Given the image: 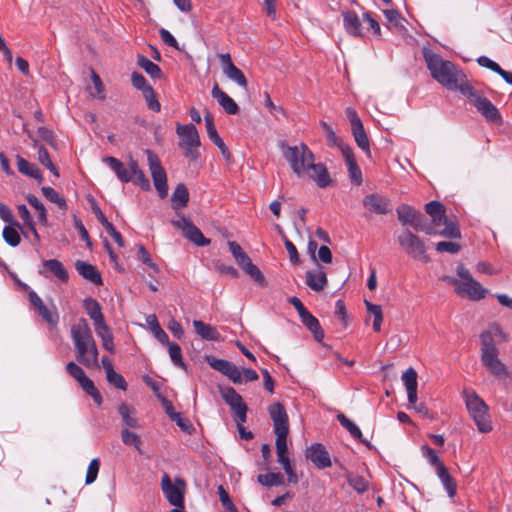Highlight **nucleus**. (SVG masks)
<instances>
[{
  "instance_id": "1",
  "label": "nucleus",
  "mask_w": 512,
  "mask_h": 512,
  "mask_svg": "<svg viewBox=\"0 0 512 512\" xmlns=\"http://www.w3.org/2000/svg\"><path fill=\"white\" fill-rule=\"evenodd\" d=\"M281 151L292 172L299 179L312 181L319 188L330 185L331 177L327 167L322 162L316 161L314 153L306 144L282 145Z\"/></svg>"
},
{
  "instance_id": "2",
  "label": "nucleus",
  "mask_w": 512,
  "mask_h": 512,
  "mask_svg": "<svg viewBox=\"0 0 512 512\" xmlns=\"http://www.w3.org/2000/svg\"><path fill=\"white\" fill-rule=\"evenodd\" d=\"M281 151L292 172L299 179L312 181L319 188L330 185L331 177L327 167L322 162L316 161L314 153L306 144L282 145Z\"/></svg>"
},
{
  "instance_id": "3",
  "label": "nucleus",
  "mask_w": 512,
  "mask_h": 512,
  "mask_svg": "<svg viewBox=\"0 0 512 512\" xmlns=\"http://www.w3.org/2000/svg\"><path fill=\"white\" fill-rule=\"evenodd\" d=\"M423 56L432 78L447 89L462 93L463 88L470 84L464 73L452 62L427 48L423 49Z\"/></svg>"
},
{
  "instance_id": "4",
  "label": "nucleus",
  "mask_w": 512,
  "mask_h": 512,
  "mask_svg": "<svg viewBox=\"0 0 512 512\" xmlns=\"http://www.w3.org/2000/svg\"><path fill=\"white\" fill-rule=\"evenodd\" d=\"M71 338L77 361L88 369L99 368V350L85 319H80L72 325Z\"/></svg>"
},
{
  "instance_id": "5",
  "label": "nucleus",
  "mask_w": 512,
  "mask_h": 512,
  "mask_svg": "<svg viewBox=\"0 0 512 512\" xmlns=\"http://www.w3.org/2000/svg\"><path fill=\"white\" fill-rule=\"evenodd\" d=\"M456 273L458 278L446 276L443 280L453 285L458 295L471 300H480L486 296L487 290L472 277L471 273L464 265H458Z\"/></svg>"
},
{
  "instance_id": "6",
  "label": "nucleus",
  "mask_w": 512,
  "mask_h": 512,
  "mask_svg": "<svg viewBox=\"0 0 512 512\" xmlns=\"http://www.w3.org/2000/svg\"><path fill=\"white\" fill-rule=\"evenodd\" d=\"M467 411L473 419L478 431L487 433L492 430L491 416L489 414V407L485 401L471 389H464L462 391Z\"/></svg>"
},
{
  "instance_id": "7",
  "label": "nucleus",
  "mask_w": 512,
  "mask_h": 512,
  "mask_svg": "<svg viewBox=\"0 0 512 512\" xmlns=\"http://www.w3.org/2000/svg\"><path fill=\"white\" fill-rule=\"evenodd\" d=\"M268 411L273 421L276 448H288L289 423L284 406L279 402H275L269 406Z\"/></svg>"
},
{
  "instance_id": "8",
  "label": "nucleus",
  "mask_w": 512,
  "mask_h": 512,
  "mask_svg": "<svg viewBox=\"0 0 512 512\" xmlns=\"http://www.w3.org/2000/svg\"><path fill=\"white\" fill-rule=\"evenodd\" d=\"M176 132L180 137L179 146L183 150L184 155L190 159H196L198 157L197 149L200 146L196 127L192 124H178Z\"/></svg>"
},
{
  "instance_id": "9",
  "label": "nucleus",
  "mask_w": 512,
  "mask_h": 512,
  "mask_svg": "<svg viewBox=\"0 0 512 512\" xmlns=\"http://www.w3.org/2000/svg\"><path fill=\"white\" fill-rule=\"evenodd\" d=\"M462 94L468 97L470 102L487 120L492 122L500 121L501 118L498 109L492 104L490 100L475 91L470 84L463 88Z\"/></svg>"
},
{
  "instance_id": "10",
  "label": "nucleus",
  "mask_w": 512,
  "mask_h": 512,
  "mask_svg": "<svg viewBox=\"0 0 512 512\" xmlns=\"http://www.w3.org/2000/svg\"><path fill=\"white\" fill-rule=\"evenodd\" d=\"M185 487L186 484L181 478H176L173 483L168 474H164L162 476V491L168 502L175 507L184 508Z\"/></svg>"
},
{
  "instance_id": "11",
  "label": "nucleus",
  "mask_w": 512,
  "mask_h": 512,
  "mask_svg": "<svg viewBox=\"0 0 512 512\" xmlns=\"http://www.w3.org/2000/svg\"><path fill=\"white\" fill-rule=\"evenodd\" d=\"M228 246L238 266L256 282L263 285L265 283L264 276L258 267L251 262L249 256L242 250L240 245L234 241H229Z\"/></svg>"
},
{
  "instance_id": "12",
  "label": "nucleus",
  "mask_w": 512,
  "mask_h": 512,
  "mask_svg": "<svg viewBox=\"0 0 512 512\" xmlns=\"http://www.w3.org/2000/svg\"><path fill=\"white\" fill-rule=\"evenodd\" d=\"M147 161L155 189L160 197L164 198L168 193L167 175L158 156L150 150H146Z\"/></svg>"
},
{
  "instance_id": "13",
  "label": "nucleus",
  "mask_w": 512,
  "mask_h": 512,
  "mask_svg": "<svg viewBox=\"0 0 512 512\" xmlns=\"http://www.w3.org/2000/svg\"><path fill=\"white\" fill-rule=\"evenodd\" d=\"M482 346V363L496 377H503L508 374L506 366L498 358V349L493 343L487 342L484 337Z\"/></svg>"
},
{
  "instance_id": "14",
  "label": "nucleus",
  "mask_w": 512,
  "mask_h": 512,
  "mask_svg": "<svg viewBox=\"0 0 512 512\" xmlns=\"http://www.w3.org/2000/svg\"><path fill=\"white\" fill-rule=\"evenodd\" d=\"M432 224L430 226H424V232L427 234H438L447 238H459L460 231L455 223L450 221L446 215L445 211L441 212V215L433 216Z\"/></svg>"
},
{
  "instance_id": "15",
  "label": "nucleus",
  "mask_w": 512,
  "mask_h": 512,
  "mask_svg": "<svg viewBox=\"0 0 512 512\" xmlns=\"http://www.w3.org/2000/svg\"><path fill=\"white\" fill-rule=\"evenodd\" d=\"M398 242L404 251L417 260H427L424 242L409 230L403 231L398 236Z\"/></svg>"
},
{
  "instance_id": "16",
  "label": "nucleus",
  "mask_w": 512,
  "mask_h": 512,
  "mask_svg": "<svg viewBox=\"0 0 512 512\" xmlns=\"http://www.w3.org/2000/svg\"><path fill=\"white\" fill-rule=\"evenodd\" d=\"M219 393L234 412L240 423L246 421L247 405L242 396L232 387H219Z\"/></svg>"
},
{
  "instance_id": "17",
  "label": "nucleus",
  "mask_w": 512,
  "mask_h": 512,
  "mask_svg": "<svg viewBox=\"0 0 512 512\" xmlns=\"http://www.w3.org/2000/svg\"><path fill=\"white\" fill-rule=\"evenodd\" d=\"M171 223L195 245L206 246L210 243V240L205 238L202 232L185 216L178 214V219L172 220Z\"/></svg>"
},
{
  "instance_id": "18",
  "label": "nucleus",
  "mask_w": 512,
  "mask_h": 512,
  "mask_svg": "<svg viewBox=\"0 0 512 512\" xmlns=\"http://www.w3.org/2000/svg\"><path fill=\"white\" fill-rule=\"evenodd\" d=\"M206 361L213 369L228 377L234 384L243 383L242 373L233 363L213 356H207Z\"/></svg>"
},
{
  "instance_id": "19",
  "label": "nucleus",
  "mask_w": 512,
  "mask_h": 512,
  "mask_svg": "<svg viewBox=\"0 0 512 512\" xmlns=\"http://www.w3.org/2000/svg\"><path fill=\"white\" fill-rule=\"evenodd\" d=\"M219 61L221 63V68L224 75L231 81L235 82L240 87L246 89L248 82L243 74V72L238 69L232 62L231 56L229 53H224L218 55Z\"/></svg>"
},
{
  "instance_id": "20",
  "label": "nucleus",
  "mask_w": 512,
  "mask_h": 512,
  "mask_svg": "<svg viewBox=\"0 0 512 512\" xmlns=\"http://www.w3.org/2000/svg\"><path fill=\"white\" fill-rule=\"evenodd\" d=\"M363 206L375 214H386L390 211L389 200L376 193L366 195L363 199Z\"/></svg>"
},
{
  "instance_id": "21",
  "label": "nucleus",
  "mask_w": 512,
  "mask_h": 512,
  "mask_svg": "<svg viewBox=\"0 0 512 512\" xmlns=\"http://www.w3.org/2000/svg\"><path fill=\"white\" fill-rule=\"evenodd\" d=\"M341 152L345 159L351 182L356 185H361L362 172L356 163L352 148L350 146H341Z\"/></svg>"
},
{
  "instance_id": "22",
  "label": "nucleus",
  "mask_w": 512,
  "mask_h": 512,
  "mask_svg": "<svg viewBox=\"0 0 512 512\" xmlns=\"http://www.w3.org/2000/svg\"><path fill=\"white\" fill-rule=\"evenodd\" d=\"M39 273L44 277L54 275L62 282H66L68 280L67 270L64 268L63 264L56 259L43 261L42 266L39 269Z\"/></svg>"
},
{
  "instance_id": "23",
  "label": "nucleus",
  "mask_w": 512,
  "mask_h": 512,
  "mask_svg": "<svg viewBox=\"0 0 512 512\" xmlns=\"http://www.w3.org/2000/svg\"><path fill=\"white\" fill-rule=\"evenodd\" d=\"M211 95L227 114L234 115L238 112L237 103L218 84H214Z\"/></svg>"
},
{
  "instance_id": "24",
  "label": "nucleus",
  "mask_w": 512,
  "mask_h": 512,
  "mask_svg": "<svg viewBox=\"0 0 512 512\" xmlns=\"http://www.w3.org/2000/svg\"><path fill=\"white\" fill-rule=\"evenodd\" d=\"M417 378V372L412 367L406 369L401 376V380L407 391L409 404H414L417 401Z\"/></svg>"
},
{
  "instance_id": "25",
  "label": "nucleus",
  "mask_w": 512,
  "mask_h": 512,
  "mask_svg": "<svg viewBox=\"0 0 512 512\" xmlns=\"http://www.w3.org/2000/svg\"><path fill=\"white\" fill-rule=\"evenodd\" d=\"M305 278L307 286L316 292L324 290L328 283L327 275L321 268L308 270Z\"/></svg>"
},
{
  "instance_id": "26",
  "label": "nucleus",
  "mask_w": 512,
  "mask_h": 512,
  "mask_svg": "<svg viewBox=\"0 0 512 512\" xmlns=\"http://www.w3.org/2000/svg\"><path fill=\"white\" fill-rule=\"evenodd\" d=\"M418 212L412 208L411 206L407 204H401L397 208V215L398 219L403 224H410L412 225L416 230H424V226L420 224V222L417 220Z\"/></svg>"
},
{
  "instance_id": "27",
  "label": "nucleus",
  "mask_w": 512,
  "mask_h": 512,
  "mask_svg": "<svg viewBox=\"0 0 512 512\" xmlns=\"http://www.w3.org/2000/svg\"><path fill=\"white\" fill-rule=\"evenodd\" d=\"M277 461L285 471L288 482L296 484L299 479L291 462L289 450H277Z\"/></svg>"
},
{
  "instance_id": "28",
  "label": "nucleus",
  "mask_w": 512,
  "mask_h": 512,
  "mask_svg": "<svg viewBox=\"0 0 512 512\" xmlns=\"http://www.w3.org/2000/svg\"><path fill=\"white\" fill-rule=\"evenodd\" d=\"M277 461L285 471L288 482L296 484L299 479L291 462L289 450H277Z\"/></svg>"
},
{
  "instance_id": "29",
  "label": "nucleus",
  "mask_w": 512,
  "mask_h": 512,
  "mask_svg": "<svg viewBox=\"0 0 512 512\" xmlns=\"http://www.w3.org/2000/svg\"><path fill=\"white\" fill-rule=\"evenodd\" d=\"M127 170L133 178L131 182L139 185L143 190L150 189V182L144 172L140 169L139 164L135 159H129Z\"/></svg>"
},
{
  "instance_id": "30",
  "label": "nucleus",
  "mask_w": 512,
  "mask_h": 512,
  "mask_svg": "<svg viewBox=\"0 0 512 512\" xmlns=\"http://www.w3.org/2000/svg\"><path fill=\"white\" fill-rule=\"evenodd\" d=\"M75 268L83 278L93 282L94 284H101V275L93 265L85 261L78 260L75 262Z\"/></svg>"
},
{
  "instance_id": "31",
  "label": "nucleus",
  "mask_w": 512,
  "mask_h": 512,
  "mask_svg": "<svg viewBox=\"0 0 512 512\" xmlns=\"http://www.w3.org/2000/svg\"><path fill=\"white\" fill-rule=\"evenodd\" d=\"M193 327L196 334L199 335L204 340L218 341L220 339V334L218 333L216 328L204 323L203 321H193Z\"/></svg>"
},
{
  "instance_id": "32",
  "label": "nucleus",
  "mask_w": 512,
  "mask_h": 512,
  "mask_svg": "<svg viewBox=\"0 0 512 512\" xmlns=\"http://www.w3.org/2000/svg\"><path fill=\"white\" fill-rule=\"evenodd\" d=\"M302 323L313 333L317 341H321L324 333L320 327L319 321L308 311L305 310L299 315Z\"/></svg>"
},
{
  "instance_id": "33",
  "label": "nucleus",
  "mask_w": 512,
  "mask_h": 512,
  "mask_svg": "<svg viewBox=\"0 0 512 512\" xmlns=\"http://www.w3.org/2000/svg\"><path fill=\"white\" fill-rule=\"evenodd\" d=\"M104 162L114 171L117 178L122 182H130L133 180L127 168L124 167L123 163L114 157H106Z\"/></svg>"
},
{
  "instance_id": "34",
  "label": "nucleus",
  "mask_w": 512,
  "mask_h": 512,
  "mask_svg": "<svg viewBox=\"0 0 512 512\" xmlns=\"http://www.w3.org/2000/svg\"><path fill=\"white\" fill-rule=\"evenodd\" d=\"M306 458L311 460L319 469L331 466V459L327 450H307Z\"/></svg>"
},
{
  "instance_id": "35",
  "label": "nucleus",
  "mask_w": 512,
  "mask_h": 512,
  "mask_svg": "<svg viewBox=\"0 0 512 512\" xmlns=\"http://www.w3.org/2000/svg\"><path fill=\"white\" fill-rule=\"evenodd\" d=\"M189 201L188 189L184 184H178L172 194L171 202L174 210L178 211L187 205Z\"/></svg>"
},
{
  "instance_id": "36",
  "label": "nucleus",
  "mask_w": 512,
  "mask_h": 512,
  "mask_svg": "<svg viewBox=\"0 0 512 512\" xmlns=\"http://www.w3.org/2000/svg\"><path fill=\"white\" fill-rule=\"evenodd\" d=\"M84 306H85L86 313L93 321V325H96V324H99V323L105 321L104 315L101 311V307L96 300H94L92 298H87L84 301Z\"/></svg>"
},
{
  "instance_id": "37",
  "label": "nucleus",
  "mask_w": 512,
  "mask_h": 512,
  "mask_svg": "<svg viewBox=\"0 0 512 512\" xmlns=\"http://www.w3.org/2000/svg\"><path fill=\"white\" fill-rule=\"evenodd\" d=\"M344 27L352 36L361 35V23L359 17L353 12L343 13Z\"/></svg>"
},
{
  "instance_id": "38",
  "label": "nucleus",
  "mask_w": 512,
  "mask_h": 512,
  "mask_svg": "<svg viewBox=\"0 0 512 512\" xmlns=\"http://www.w3.org/2000/svg\"><path fill=\"white\" fill-rule=\"evenodd\" d=\"M17 166L20 173L39 181L42 180L40 170L34 164L29 163L20 156L17 157Z\"/></svg>"
},
{
  "instance_id": "39",
  "label": "nucleus",
  "mask_w": 512,
  "mask_h": 512,
  "mask_svg": "<svg viewBox=\"0 0 512 512\" xmlns=\"http://www.w3.org/2000/svg\"><path fill=\"white\" fill-rule=\"evenodd\" d=\"M146 323L149 326L154 337L161 343H168V336L165 331L159 325L157 317L154 314H150L146 317Z\"/></svg>"
},
{
  "instance_id": "40",
  "label": "nucleus",
  "mask_w": 512,
  "mask_h": 512,
  "mask_svg": "<svg viewBox=\"0 0 512 512\" xmlns=\"http://www.w3.org/2000/svg\"><path fill=\"white\" fill-rule=\"evenodd\" d=\"M387 20V26L391 29L403 30L405 19L394 9H385L383 11Z\"/></svg>"
},
{
  "instance_id": "41",
  "label": "nucleus",
  "mask_w": 512,
  "mask_h": 512,
  "mask_svg": "<svg viewBox=\"0 0 512 512\" xmlns=\"http://www.w3.org/2000/svg\"><path fill=\"white\" fill-rule=\"evenodd\" d=\"M137 64L151 77L160 78L161 70L159 66L153 63L147 57L139 55L137 59Z\"/></svg>"
},
{
  "instance_id": "42",
  "label": "nucleus",
  "mask_w": 512,
  "mask_h": 512,
  "mask_svg": "<svg viewBox=\"0 0 512 512\" xmlns=\"http://www.w3.org/2000/svg\"><path fill=\"white\" fill-rule=\"evenodd\" d=\"M258 482L264 486H280L284 482L283 475L279 472H271L267 474H260L257 478Z\"/></svg>"
},
{
  "instance_id": "43",
  "label": "nucleus",
  "mask_w": 512,
  "mask_h": 512,
  "mask_svg": "<svg viewBox=\"0 0 512 512\" xmlns=\"http://www.w3.org/2000/svg\"><path fill=\"white\" fill-rule=\"evenodd\" d=\"M78 383L81 386V388L93 398L94 402L97 405H101L102 397L91 379L85 376Z\"/></svg>"
},
{
  "instance_id": "44",
  "label": "nucleus",
  "mask_w": 512,
  "mask_h": 512,
  "mask_svg": "<svg viewBox=\"0 0 512 512\" xmlns=\"http://www.w3.org/2000/svg\"><path fill=\"white\" fill-rule=\"evenodd\" d=\"M440 479L441 483L445 487L447 494L450 498H453L456 495V484L450 474L448 473L446 468H441L439 474L437 475Z\"/></svg>"
},
{
  "instance_id": "45",
  "label": "nucleus",
  "mask_w": 512,
  "mask_h": 512,
  "mask_svg": "<svg viewBox=\"0 0 512 512\" xmlns=\"http://www.w3.org/2000/svg\"><path fill=\"white\" fill-rule=\"evenodd\" d=\"M486 336L487 342L493 343L494 339L498 341L506 340L505 334L502 332L501 328L497 324H493L489 326V328L481 334V342L482 346H484V337Z\"/></svg>"
},
{
  "instance_id": "46",
  "label": "nucleus",
  "mask_w": 512,
  "mask_h": 512,
  "mask_svg": "<svg viewBox=\"0 0 512 512\" xmlns=\"http://www.w3.org/2000/svg\"><path fill=\"white\" fill-rule=\"evenodd\" d=\"M118 411H119V414L121 415L124 423L127 426L135 427L137 425V420L134 417V413H135L134 407H132L126 403H122L119 406Z\"/></svg>"
},
{
  "instance_id": "47",
  "label": "nucleus",
  "mask_w": 512,
  "mask_h": 512,
  "mask_svg": "<svg viewBox=\"0 0 512 512\" xmlns=\"http://www.w3.org/2000/svg\"><path fill=\"white\" fill-rule=\"evenodd\" d=\"M352 133H353L355 142L358 145V147L360 149H362L364 152H366L367 154H369L370 153L369 140H368V137L364 130L363 125L360 126L359 128L357 127V128L352 129Z\"/></svg>"
},
{
  "instance_id": "48",
  "label": "nucleus",
  "mask_w": 512,
  "mask_h": 512,
  "mask_svg": "<svg viewBox=\"0 0 512 512\" xmlns=\"http://www.w3.org/2000/svg\"><path fill=\"white\" fill-rule=\"evenodd\" d=\"M346 478L350 486L358 493H364L369 488V483L360 475L348 473Z\"/></svg>"
},
{
  "instance_id": "49",
  "label": "nucleus",
  "mask_w": 512,
  "mask_h": 512,
  "mask_svg": "<svg viewBox=\"0 0 512 512\" xmlns=\"http://www.w3.org/2000/svg\"><path fill=\"white\" fill-rule=\"evenodd\" d=\"M365 306L367 311L371 313L374 317L373 329L376 332H379L381 330V324L383 322V314L381 307L379 305L372 304L368 301H365Z\"/></svg>"
},
{
  "instance_id": "50",
  "label": "nucleus",
  "mask_w": 512,
  "mask_h": 512,
  "mask_svg": "<svg viewBox=\"0 0 512 512\" xmlns=\"http://www.w3.org/2000/svg\"><path fill=\"white\" fill-rule=\"evenodd\" d=\"M42 193L49 201L57 204L60 209H67L66 201L53 188L42 187Z\"/></svg>"
},
{
  "instance_id": "51",
  "label": "nucleus",
  "mask_w": 512,
  "mask_h": 512,
  "mask_svg": "<svg viewBox=\"0 0 512 512\" xmlns=\"http://www.w3.org/2000/svg\"><path fill=\"white\" fill-rule=\"evenodd\" d=\"M28 203L37 211V217L43 224L47 223L46 209L43 204L34 195L29 194L27 197Z\"/></svg>"
},
{
  "instance_id": "52",
  "label": "nucleus",
  "mask_w": 512,
  "mask_h": 512,
  "mask_svg": "<svg viewBox=\"0 0 512 512\" xmlns=\"http://www.w3.org/2000/svg\"><path fill=\"white\" fill-rule=\"evenodd\" d=\"M320 125L326 134L329 145L337 146L340 150L341 146H348L336 136L333 128L329 124H327L326 122H321Z\"/></svg>"
},
{
  "instance_id": "53",
  "label": "nucleus",
  "mask_w": 512,
  "mask_h": 512,
  "mask_svg": "<svg viewBox=\"0 0 512 512\" xmlns=\"http://www.w3.org/2000/svg\"><path fill=\"white\" fill-rule=\"evenodd\" d=\"M3 238L11 246L15 247L20 243V235L13 226H6L3 229Z\"/></svg>"
},
{
  "instance_id": "54",
  "label": "nucleus",
  "mask_w": 512,
  "mask_h": 512,
  "mask_svg": "<svg viewBox=\"0 0 512 512\" xmlns=\"http://www.w3.org/2000/svg\"><path fill=\"white\" fill-rule=\"evenodd\" d=\"M143 93V96L146 100L147 106L154 112H159L161 109L160 103L157 100L156 94L152 87L146 88Z\"/></svg>"
},
{
  "instance_id": "55",
  "label": "nucleus",
  "mask_w": 512,
  "mask_h": 512,
  "mask_svg": "<svg viewBox=\"0 0 512 512\" xmlns=\"http://www.w3.org/2000/svg\"><path fill=\"white\" fill-rule=\"evenodd\" d=\"M99 467H100L99 459L98 458L92 459L88 465L87 472H86L85 483L87 485L92 484L97 479Z\"/></svg>"
},
{
  "instance_id": "56",
  "label": "nucleus",
  "mask_w": 512,
  "mask_h": 512,
  "mask_svg": "<svg viewBox=\"0 0 512 512\" xmlns=\"http://www.w3.org/2000/svg\"><path fill=\"white\" fill-rule=\"evenodd\" d=\"M337 418H338L339 422L341 423V425L343 427H345L353 437H355V438L361 437V431H360L359 427L354 422H352L350 419H348L343 414H339L337 416Z\"/></svg>"
},
{
  "instance_id": "57",
  "label": "nucleus",
  "mask_w": 512,
  "mask_h": 512,
  "mask_svg": "<svg viewBox=\"0 0 512 512\" xmlns=\"http://www.w3.org/2000/svg\"><path fill=\"white\" fill-rule=\"evenodd\" d=\"M204 120H205V125H206L207 134H208L209 139L213 143L219 142V140L221 138H220V136L217 133V130H216L215 125L213 123V117H212V115L209 112H207L205 114Z\"/></svg>"
},
{
  "instance_id": "58",
  "label": "nucleus",
  "mask_w": 512,
  "mask_h": 512,
  "mask_svg": "<svg viewBox=\"0 0 512 512\" xmlns=\"http://www.w3.org/2000/svg\"><path fill=\"white\" fill-rule=\"evenodd\" d=\"M38 160L40 163H42L45 167H47V169H49L53 175H55L56 177L59 176L58 174V171L56 169V167L54 166V164L52 163V161L50 160V157H49V154H48V151L43 148V147H40L38 149Z\"/></svg>"
},
{
  "instance_id": "59",
  "label": "nucleus",
  "mask_w": 512,
  "mask_h": 512,
  "mask_svg": "<svg viewBox=\"0 0 512 512\" xmlns=\"http://www.w3.org/2000/svg\"><path fill=\"white\" fill-rule=\"evenodd\" d=\"M217 492H218L221 504L227 511L238 512V510L235 507V505L233 504L229 494L226 492V490L223 488V486H219Z\"/></svg>"
},
{
  "instance_id": "60",
  "label": "nucleus",
  "mask_w": 512,
  "mask_h": 512,
  "mask_svg": "<svg viewBox=\"0 0 512 512\" xmlns=\"http://www.w3.org/2000/svg\"><path fill=\"white\" fill-rule=\"evenodd\" d=\"M91 79H92V82L94 84V89H95V93H92V96L99 98V99H104L105 98L104 84H103L101 78L99 77V75L96 74V72L93 70L91 71Z\"/></svg>"
},
{
  "instance_id": "61",
  "label": "nucleus",
  "mask_w": 512,
  "mask_h": 512,
  "mask_svg": "<svg viewBox=\"0 0 512 512\" xmlns=\"http://www.w3.org/2000/svg\"><path fill=\"white\" fill-rule=\"evenodd\" d=\"M138 259L142 263H144L145 265H147L151 269H153L154 272L159 271L158 266L152 261V258L150 256L149 252L146 250V248L143 245L138 246Z\"/></svg>"
},
{
  "instance_id": "62",
  "label": "nucleus",
  "mask_w": 512,
  "mask_h": 512,
  "mask_svg": "<svg viewBox=\"0 0 512 512\" xmlns=\"http://www.w3.org/2000/svg\"><path fill=\"white\" fill-rule=\"evenodd\" d=\"M107 381L114 385L116 388L121 390H126L127 384L122 375L117 373L115 370L106 374Z\"/></svg>"
},
{
  "instance_id": "63",
  "label": "nucleus",
  "mask_w": 512,
  "mask_h": 512,
  "mask_svg": "<svg viewBox=\"0 0 512 512\" xmlns=\"http://www.w3.org/2000/svg\"><path fill=\"white\" fill-rule=\"evenodd\" d=\"M66 371L77 382H79L81 379H83L86 376L84 370L78 364H76L72 361L67 363Z\"/></svg>"
},
{
  "instance_id": "64",
  "label": "nucleus",
  "mask_w": 512,
  "mask_h": 512,
  "mask_svg": "<svg viewBox=\"0 0 512 512\" xmlns=\"http://www.w3.org/2000/svg\"><path fill=\"white\" fill-rule=\"evenodd\" d=\"M436 250L438 252H447L450 254H456L460 250V245L451 241H442L437 243Z\"/></svg>"
}]
</instances>
